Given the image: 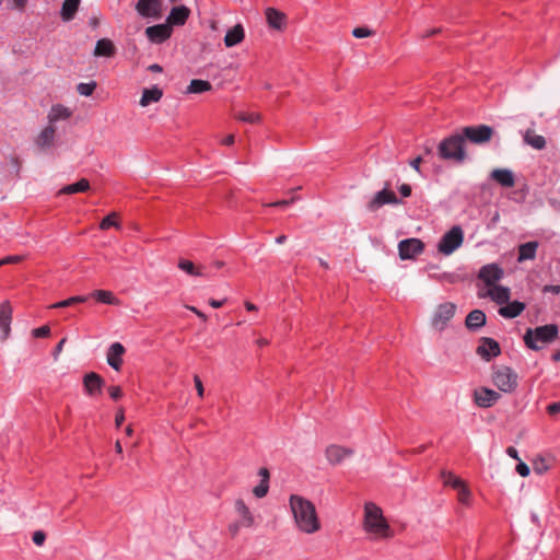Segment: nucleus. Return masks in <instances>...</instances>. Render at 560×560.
Instances as JSON below:
<instances>
[{
  "mask_svg": "<svg viewBox=\"0 0 560 560\" xmlns=\"http://www.w3.org/2000/svg\"><path fill=\"white\" fill-rule=\"evenodd\" d=\"M289 505L298 530L312 535L320 529L322 525L316 508L310 500L299 494H291Z\"/></svg>",
  "mask_w": 560,
  "mask_h": 560,
  "instance_id": "1",
  "label": "nucleus"
},
{
  "mask_svg": "<svg viewBox=\"0 0 560 560\" xmlns=\"http://www.w3.org/2000/svg\"><path fill=\"white\" fill-rule=\"evenodd\" d=\"M363 529L373 539H388L394 535L382 509L374 502L364 504Z\"/></svg>",
  "mask_w": 560,
  "mask_h": 560,
  "instance_id": "2",
  "label": "nucleus"
},
{
  "mask_svg": "<svg viewBox=\"0 0 560 560\" xmlns=\"http://www.w3.org/2000/svg\"><path fill=\"white\" fill-rule=\"evenodd\" d=\"M465 140L460 131L444 138L438 145V153L442 160L463 163L467 153L465 151Z\"/></svg>",
  "mask_w": 560,
  "mask_h": 560,
  "instance_id": "3",
  "label": "nucleus"
},
{
  "mask_svg": "<svg viewBox=\"0 0 560 560\" xmlns=\"http://www.w3.org/2000/svg\"><path fill=\"white\" fill-rule=\"evenodd\" d=\"M557 325L549 324L536 327L534 329L528 328L524 335L525 345L532 350H539L542 345L552 342L558 337Z\"/></svg>",
  "mask_w": 560,
  "mask_h": 560,
  "instance_id": "4",
  "label": "nucleus"
},
{
  "mask_svg": "<svg viewBox=\"0 0 560 560\" xmlns=\"http://www.w3.org/2000/svg\"><path fill=\"white\" fill-rule=\"evenodd\" d=\"M518 376L509 366H499L492 373L493 384L503 393L511 394L517 387Z\"/></svg>",
  "mask_w": 560,
  "mask_h": 560,
  "instance_id": "5",
  "label": "nucleus"
},
{
  "mask_svg": "<svg viewBox=\"0 0 560 560\" xmlns=\"http://www.w3.org/2000/svg\"><path fill=\"white\" fill-rule=\"evenodd\" d=\"M460 133L466 141L483 145L489 143L494 135V129L488 125L466 126L460 129Z\"/></svg>",
  "mask_w": 560,
  "mask_h": 560,
  "instance_id": "6",
  "label": "nucleus"
},
{
  "mask_svg": "<svg viewBox=\"0 0 560 560\" xmlns=\"http://www.w3.org/2000/svg\"><path fill=\"white\" fill-rule=\"evenodd\" d=\"M464 243V232L459 225H454L447 231L438 244L439 253L448 256L458 249Z\"/></svg>",
  "mask_w": 560,
  "mask_h": 560,
  "instance_id": "7",
  "label": "nucleus"
},
{
  "mask_svg": "<svg viewBox=\"0 0 560 560\" xmlns=\"http://www.w3.org/2000/svg\"><path fill=\"white\" fill-rule=\"evenodd\" d=\"M400 200L396 194L389 189V183L385 184V187L376 192L374 197L368 202L366 208L370 212H375L385 205H399Z\"/></svg>",
  "mask_w": 560,
  "mask_h": 560,
  "instance_id": "8",
  "label": "nucleus"
},
{
  "mask_svg": "<svg viewBox=\"0 0 560 560\" xmlns=\"http://www.w3.org/2000/svg\"><path fill=\"white\" fill-rule=\"evenodd\" d=\"M456 312V305L451 302L440 304L432 317V325L439 330L445 328L447 323L454 317Z\"/></svg>",
  "mask_w": 560,
  "mask_h": 560,
  "instance_id": "9",
  "label": "nucleus"
},
{
  "mask_svg": "<svg viewBox=\"0 0 560 560\" xmlns=\"http://www.w3.org/2000/svg\"><path fill=\"white\" fill-rule=\"evenodd\" d=\"M424 250V244L419 238H407L398 243L399 257L402 260L413 259Z\"/></svg>",
  "mask_w": 560,
  "mask_h": 560,
  "instance_id": "10",
  "label": "nucleus"
},
{
  "mask_svg": "<svg viewBox=\"0 0 560 560\" xmlns=\"http://www.w3.org/2000/svg\"><path fill=\"white\" fill-rule=\"evenodd\" d=\"M504 271L497 264H488L480 268L478 278L488 287L497 285L502 279Z\"/></svg>",
  "mask_w": 560,
  "mask_h": 560,
  "instance_id": "11",
  "label": "nucleus"
},
{
  "mask_svg": "<svg viewBox=\"0 0 560 560\" xmlns=\"http://www.w3.org/2000/svg\"><path fill=\"white\" fill-rule=\"evenodd\" d=\"M501 398V395L490 388L480 387L474 392V401L478 407L490 408Z\"/></svg>",
  "mask_w": 560,
  "mask_h": 560,
  "instance_id": "12",
  "label": "nucleus"
},
{
  "mask_svg": "<svg viewBox=\"0 0 560 560\" xmlns=\"http://www.w3.org/2000/svg\"><path fill=\"white\" fill-rule=\"evenodd\" d=\"M56 126L47 125L34 139L35 145L39 151L46 152L55 145Z\"/></svg>",
  "mask_w": 560,
  "mask_h": 560,
  "instance_id": "13",
  "label": "nucleus"
},
{
  "mask_svg": "<svg viewBox=\"0 0 560 560\" xmlns=\"http://www.w3.org/2000/svg\"><path fill=\"white\" fill-rule=\"evenodd\" d=\"M354 454L352 448L331 444L326 447L325 456L331 465H338Z\"/></svg>",
  "mask_w": 560,
  "mask_h": 560,
  "instance_id": "14",
  "label": "nucleus"
},
{
  "mask_svg": "<svg viewBox=\"0 0 560 560\" xmlns=\"http://www.w3.org/2000/svg\"><path fill=\"white\" fill-rule=\"evenodd\" d=\"M476 351L477 354L486 361H490L492 358L498 357L501 353L499 343L494 339L488 337H482L480 339V343Z\"/></svg>",
  "mask_w": 560,
  "mask_h": 560,
  "instance_id": "15",
  "label": "nucleus"
},
{
  "mask_svg": "<svg viewBox=\"0 0 560 560\" xmlns=\"http://www.w3.org/2000/svg\"><path fill=\"white\" fill-rule=\"evenodd\" d=\"M136 10L143 18H159L162 10V0H139Z\"/></svg>",
  "mask_w": 560,
  "mask_h": 560,
  "instance_id": "16",
  "label": "nucleus"
},
{
  "mask_svg": "<svg viewBox=\"0 0 560 560\" xmlns=\"http://www.w3.org/2000/svg\"><path fill=\"white\" fill-rule=\"evenodd\" d=\"M479 298H490L493 302L502 305L509 302L511 292L510 289L502 285H493L488 288L486 292H479Z\"/></svg>",
  "mask_w": 560,
  "mask_h": 560,
  "instance_id": "17",
  "label": "nucleus"
},
{
  "mask_svg": "<svg viewBox=\"0 0 560 560\" xmlns=\"http://www.w3.org/2000/svg\"><path fill=\"white\" fill-rule=\"evenodd\" d=\"M172 34V27L166 24H158L153 26H149L145 30V35L152 43H163L167 38L171 37Z\"/></svg>",
  "mask_w": 560,
  "mask_h": 560,
  "instance_id": "18",
  "label": "nucleus"
},
{
  "mask_svg": "<svg viewBox=\"0 0 560 560\" xmlns=\"http://www.w3.org/2000/svg\"><path fill=\"white\" fill-rule=\"evenodd\" d=\"M125 347L120 342H114L109 346L106 360L107 363L116 371H119L122 364V355L125 353Z\"/></svg>",
  "mask_w": 560,
  "mask_h": 560,
  "instance_id": "19",
  "label": "nucleus"
},
{
  "mask_svg": "<svg viewBox=\"0 0 560 560\" xmlns=\"http://www.w3.org/2000/svg\"><path fill=\"white\" fill-rule=\"evenodd\" d=\"M265 14L269 27L276 31H283L285 28L287 15L283 12L275 8H267Z\"/></svg>",
  "mask_w": 560,
  "mask_h": 560,
  "instance_id": "20",
  "label": "nucleus"
},
{
  "mask_svg": "<svg viewBox=\"0 0 560 560\" xmlns=\"http://www.w3.org/2000/svg\"><path fill=\"white\" fill-rule=\"evenodd\" d=\"M12 320V307L9 302L0 304V329L2 331L1 340H5L10 335V325Z\"/></svg>",
  "mask_w": 560,
  "mask_h": 560,
  "instance_id": "21",
  "label": "nucleus"
},
{
  "mask_svg": "<svg viewBox=\"0 0 560 560\" xmlns=\"http://www.w3.org/2000/svg\"><path fill=\"white\" fill-rule=\"evenodd\" d=\"M83 385L88 395L93 396L101 393L104 385V380L95 372L85 374Z\"/></svg>",
  "mask_w": 560,
  "mask_h": 560,
  "instance_id": "22",
  "label": "nucleus"
},
{
  "mask_svg": "<svg viewBox=\"0 0 560 560\" xmlns=\"http://www.w3.org/2000/svg\"><path fill=\"white\" fill-rule=\"evenodd\" d=\"M236 513L240 515L241 525L243 527H253L255 525V516L246 505L243 499H237L234 504Z\"/></svg>",
  "mask_w": 560,
  "mask_h": 560,
  "instance_id": "23",
  "label": "nucleus"
},
{
  "mask_svg": "<svg viewBox=\"0 0 560 560\" xmlns=\"http://www.w3.org/2000/svg\"><path fill=\"white\" fill-rule=\"evenodd\" d=\"M490 177L505 188H511L515 185L514 174L508 168H494L491 172Z\"/></svg>",
  "mask_w": 560,
  "mask_h": 560,
  "instance_id": "24",
  "label": "nucleus"
},
{
  "mask_svg": "<svg viewBox=\"0 0 560 560\" xmlns=\"http://www.w3.org/2000/svg\"><path fill=\"white\" fill-rule=\"evenodd\" d=\"M245 32L241 24L234 25L224 36V45L228 48L234 47L244 40Z\"/></svg>",
  "mask_w": 560,
  "mask_h": 560,
  "instance_id": "25",
  "label": "nucleus"
},
{
  "mask_svg": "<svg viewBox=\"0 0 560 560\" xmlns=\"http://www.w3.org/2000/svg\"><path fill=\"white\" fill-rule=\"evenodd\" d=\"M189 9L185 5L175 7L171 10L167 18V24L172 25H184L189 16Z\"/></svg>",
  "mask_w": 560,
  "mask_h": 560,
  "instance_id": "26",
  "label": "nucleus"
},
{
  "mask_svg": "<svg viewBox=\"0 0 560 560\" xmlns=\"http://www.w3.org/2000/svg\"><path fill=\"white\" fill-rule=\"evenodd\" d=\"M258 476L260 477V482L253 489V493L256 498L261 499L266 497L268 493L270 474L266 467H261L258 470Z\"/></svg>",
  "mask_w": 560,
  "mask_h": 560,
  "instance_id": "27",
  "label": "nucleus"
},
{
  "mask_svg": "<svg viewBox=\"0 0 560 560\" xmlns=\"http://www.w3.org/2000/svg\"><path fill=\"white\" fill-rule=\"evenodd\" d=\"M116 52L114 43L108 38H102L96 42L93 55L95 57H113Z\"/></svg>",
  "mask_w": 560,
  "mask_h": 560,
  "instance_id": "28",
  "label": "nucleus"
},
{
  "mask_svg": "<svg viewBox=\"0 0 560 560\" xmlns=\"http://www.w3.org/2000/svg\"><path fill=\"white\" fill-rule=\"evenodd\" d=\"M465 324L470 330L479 329L486 324V314L481 310H474L467 315Z\"/></svg>",
  "mask_w": 560,
  "mask_h": 560,
  "instance_id": "29",
  "label": "nucleus"
},
{
  "mask_svg": "<svg viewBox=\"0 0 560 560\" xmlns=\"http://www.w3.org/2000/svg\"><path fill=\"white\" fill-rule=\"evenodd\" d=\"M505 304L499 308V314L504 318H515L525 310V304L518 301Z\"/></svg>",
  "mask_w": 560,
  "mask_h": 560,
  "instance_id": "30",
  "label": "nucleus"
},
{
  "mask_svg": "<svg viewBox=\"0 0 560 560\" xmlns=\"http://www.w3.org/2000/svg\"><path fill=\"white\" fill-rule=\"evenodd\" d=\"M72 115V112L65 107L63 105L57 104L54 105L47 116L48 125H54L55 122L61 119H68Z\"/></svg>",
  "mask_w": 560,
  "mask_h": 560,
  "instance_id": "31",
  "label": "nucleus"
},
{
  "mask_svg": "<svg viewBox=\"0 0 560 560\" xmlns=\"http://www.w3.org/2000/svg\"><path fill=\"white\" fill-rule=\"evenodd\" d=\"M162 96H163V91L158 86H153L151 89H144L139 103L142 107H145V106L150 105L151 103L159 102L162 98Z\"/></svg>",
  "mask_w": 560,
  "mask_h": 560,
  "instance_id": "32",
  "label": "nucleus"
},
{
  "mask_svg": "<svg viewBox=\"0 0 560 560\" xmlns=\"http://www.w3.org/2000/svg\"><path fill=\"white\" fill-rule=\"evenodd\" d=\"M524 142L536 150H542L546 147V139L537 135L533 129H527L523 136Z\"/></svg>",
  "mask_w": 560,
  "mask_h": 560,
  "instance_id": "33",
  "label": "nucleus"
},
{
  "mask_svg": "<svg viewBox=\"0 0 560 560\" xmlns=\"http://www.w3.org/2000/svg\"><path fill=\"white\" fill-rule=\"evenodd\" d=\"M81 0H65L61 7L60 15L65 22H69L74 19V15L79 9Z\"/></svg>",
  "mask_w": 560,
  "mask_h": 560,
  "instance_id": "34",
  "label": "nucleus"
},
{
  "mask_svg": "<svg viewBox=\"0 0 560 560\" xmlns=\"http://www.w3.org/2000/svg\"><path fill=\"white\" fill-rule=\"evenodd\" d=\"M538 248L537 242H527L518 247V258L520 262L524 260H532L536 257V250Z\"/></svg>",
  "mask_w": 560,
  "mask_h": 560,
  "instance_id": "35",
  "label": "nucleus"
},
{
  "mask_svg": "<svg viewBox=\"0 0 560 560\" xmlns=\"http://www.w3.org/2000/svg\"><path fill=\"white\" fill-rule=\"evenodd\" d=\"M90 189V182L86 178H81L79 182L74 184L67 185L62 187L58 194H77V192H85Z\"/></svg>",
  "mask_w": 560,
  "mask_h": 560,
  "instance_id": "36",
  "label": "nucleus"
},
{
  "mask_svg": "<svg viewBox=\"0 0 560 560\" xmlns=\"http://www.w3.org/2000/svg\"><path fill=\"white\" fill-rule=\"evenodd\" d=\"M92 298L96 301L108 304V305H118L120 301L114 295L112 291L107 290H95L91 293Z\"/></svg>",
  "mask_w": 560,
  "mask_h": 560,
  "instance_id": "37",
  "label": "nucleus"
},
{
  "mask_svg": "<svg viewBox=\"0 0 560 560\" xmlns=\"http://www.w3.org/2000/svg\"><path fill=\"white\" fill-rule=\"evenodd\" d=\"M211 89H212V85L210 84V82L205 81V80L194 79L190 81V83L187 88V92L188 93H202V92L210 91Z\"/></svg>",
  "mask_w": 560,
  "mask_h": 560,
  "instance_id": "38",
  "label": "nucleus"
},
{
  "mask_svg": "<svg viewBox=\"0 0 560 560\" xmlns=\"http://www.w3.org/2000/svg\"><path fill=\"white\" fill-rule=\"evenodd\" d=\"M178 268L190 276H205L201 267H197L192 261L182 259L178 262Z\"/></svg>",
  "mask_w": 560,
  "mask_h": 560,
  "instance_id": "39",
  "label": "nucleus"
},
{
  "mask_svg": "<svg viewBox=\"0 0 560 560\" xmlns=\"http://www.w3.org/2000/svg\"><path fill=\"white\" fill-rule=\"evenodd\" d=\"M119 215L117 212H112L109 213L107 217H105L101 223H100V229L101 230H108L109 228H116V229H120V223H119V220H118Z\"/></svg>",
  "mask_w": 560,
  "mask_h": 560,
  "instance_id": "40",
  "label": "nucleus"
},
{
  "mask_svg": "<svg viewBox=\"0 0 560 560\" xmlns=\"http://www.w3.org/2000/svg\"><path fill=\"white\" fill-rule=\"evenodd\" d=\"M442 478H443V482L446 486H451L455 490L458 489L460 487V485L464 483V481L460 478H458L451 471H443Z\"/></svg>",
  "mask_w": 560,
  "mask_h": 560,
  "instance_id": "41",
  "label": "nucleus"
},
{
  "mask_svg": "<svg viewBox=\"0 0 560 560\" xmlns=\"http://www.w3.org/2000/svg\"><path fill=\"white\" fill-rule=\"evenodd\" d=\"M88 299H89V296H85V295L72 296L67 300H63V301L52 304L51 307H54V308L68 307V306L74 305L77 303H83Z\"/></svg>",
  "mask_w": 560,
  "mask_h": 560,
  "instance_id": "42",
  "label": "nucleus"
},
{
  "mask_svg": "<svg viewBox=\"0 0 560 560\" xmlns=\"http://www.w3.org/2000/svg\"><path fill=\"white\" fill-rule=\"evenodd\" d=\"M96 82L95 81H91L89 83H79L77 85V91L80 95H83V96H90L93 94L94 90L96 89Z\"/></svg>",
  "mask_w": 560,
  "mask_h": 560,
  "instance_id": "43",
  "label": "nucleus"
},
{
  "mask_svg": "<svg viewBox=\"0 0 560 560\" xmlns=\"http://www.w3.org/2000/svg\"><path fill=\"white\" fill-rule=\"evenodd\" d=\"M456 491L458 501L463 504H468L471 493L467 485L464 482L458 489H456Z\"/></svg>",
  "mask_w": 560,
  "mask_h": 560,
  "instance_id": "44",
  "label": "nucleus"
},
{
  "mask_svg": "<svg viewBox=\"0 0 560 560\" xmlns=\"http://www.w3.org/2000/svg\"><path fill=\"white\" fill-rule=\"evenodd\" d=\"M236 118L241 121L256 124L260 120V115L257 113H238Z\"/></svg>",
  "mask_w": 560,
  "mask_h": 560,
  "instance_id": "45",
  "label": "nucleus"
},
{
  "mask_svg": "<svg viewBox=\"0 0 560 560\" xmlns=\"http://www.w3.org/2000/svg\"><path fill=\"white\" fill-rule=\"evenodd\" d=\"M352 35L357 38H365L374 35V31L369 27H355L352 31Z\"/></svg>",
  "mask_w": 560,
  "mask_h": 560,
  "instance_id": "46",
  "label": "nucleus"
},
{
  "mask_svg": "<svg viewBox=\"0 0 560 560\" xmlns=\"http://www.w3.org/2000/svg\"><path fill=\"white\" fill-rule=\"evenodd\" d=\"M533 469L535 472L541 475L549 469V466L547 465V463L544 458H539V459L534 460Z\"/></svg>",
  "mask_w": 560,
  "mask_h": 560,
  "instance_id": "47",
  "label": "nucleus"
},
{
  "mask_svg": "<svg viewBox=\"0 0 560 560\" xmlns=\"http://www.w3.org/2000/svg\"><path fill=\"white\" fill-rule=\"evenodd\" d=\"M50 334V328L48 326H42L38 328L33 329L32 335L35 338H44L47 337Z\"/></svg>",
  "mask_w": 560,
  "mask_h": 560,
  "instance_id": "48",
  "label": "nucleus"
},
{
  "mask_svg": "<svg viewBox=\"0 0 560 560\" xmlns=\"http://www.w3.org/2000/svg\"><path fill=\"white\" fill-rule=\"evenodd\" d=\"M33 541L35 545L37 546H42L44 542H45V539H46V535L44 532L42 530H36L34 534H33V537H32Z\"/></svg>",
  "mask_w": 560,
  "mask_h": 560,
  "instance_id": "49",
  "label": "nucleus"
},
{
  "mask_svg": "<svg viewBox=\"0 0 560 560\" xmlns=\"http://www.w3.org/2000/svg\"><path fill=\"white\" fill-rule=\"evenodd\" d=\"M108 394L112 399L117 400L122 396V390L119 386H109Z\"/></svg>",
  "mask_w": 560,
  "mask_h": 560,
  "instance_id": "50",
  "label": "nucleus"
},
{
  "mask_svg": "<svg viewBox=\"0 0 560 560\" xmlns=\"http://www.w3.org/2000/svg\"><path fill=\"white\" fill-rule=\"evenodd\" d=\"M194 383H195V387H196L198 396L200 398H202L205 395V388H203L202 382L198 375L194 376Z\"/></svg>",
  "mask_w": 560,
  "mask_h": 560,
  "instance_id": "51",
  "label": "nucleus"
},
{
  "mask_svg": "<svg viewBox=\"0 0 560 560\" xmlns=\"http://www.w3.org/2000/svg\"><path fill=\"white\" fill-rule=\"evenodd\" d=\"M516 471L522 476V477H527L529 475V467L523 463V462H520L517 465H516Z\"/></svg>",
  "mask_w": 560,
  "mask_h": 560,
  "instance_id": "52",
  "label": "nucleus"
},
{
  "mask_svg": "<svg viewBox=\"0 0 560 560\" xmlns=\"http://www.w3.org/2000/svg\"><path fill=\"white\" fill-rule=\"evenodd\" d=\"M24 259V256L14 255V256H7L2 258L3 265L7 264H19Z\"/></svg>",
  "mask_w": 560,
  "mask_h": 560,
  "instance_id": "53",
  "label": "nucleus"
},
{
  "mask_svg": "<svg viewBox=\"0 0 560 560\" xmlns=\"http://www.w3.org/2000/svg\"><path fill=\"white\" fill-rule=\"evenodd\" d=\"M125 420V411L122 408H119L116 412V417H115V424L117 428H119L122 422Z\"/></svg>",
  "mask_w": 560,
  "mask_h": 560,
  "instance_id": "54",
  "label": "nucleus"
},
{
  "mask_svg": "<svg viewBox=\"0 0 560 560\" xmlns=\"http://www.w3.org/2000/svg\"><path fill=\"white\" fill-rule=\"evenodd\" d=\"M27 0H12V8L19 11H24Z\"/></svg>",
  "mask_w": 560,
  "mask_h": 560,
  "instance_id": "55",
  "label": "nucleus"
},
{
  "mask_svg": "<svg viewBox=\"0 0 560 560\" xmlns=\"http://www.w3.org/2000/svg\"><path fill=\"white\" fill-rule=\"evenodd\" d=\"M547 410L551 416L560 413V401L549 405Z\"/></svg>",
  "mask_w": 560,
  "mask_h": 560,
  "instance_id": "56",
  "label": "nucleus"
},
{
  "mask_svg": "<svg viewBox=\"0 0 560 560\" xmlns=\"http://www.w3.org/2000/svg\"><path fill=\"white\" fill-rule=\"evenodd\" d=\"M399 192L402 197H409L411 195V186L408 184L400 185Z\"/></svg>",
  "mask_w": 560,
  "mask_h": 560,
  "instance_id": "57",
  "label": "nucleus"
},
{
  "mask_svg": "<svg viewBox=\"0 0 560 560\" xmlns=\"http://www.w3.org/2000/svg\"><path fill=\"white\" fill-rule=\"evenodd\" d=\"M186 308L191 311L192 313H195L200 319H202L203 322L207 320V316L206 314H203L201 311H199L198 308H196L195 306H190V305H186Z\"/></svg>",
  "mask_w": 560,
  "mask_h": 560,
  "instance_id": "58",
  "label": "nucleus"
},
{
  "mask_svg": "<svg viewBox=\"0 0 560 560\" xmlns=\"http://www.w3.org/2000/svg\"><path fill=\"white\" fill-rule=\"evenodd\" d=\"M67 339L66 338H62L58 345L56 346V349L54 351V357H55V360L57 359V357L60 354V352L62 351L63 349V346L66 343Z\"/></svg>",
  "mask_w": 560,
  "mask_h": 560,
  "instance_id": "59",
  "label": "nucleus"
},
{
  "mask_svg": "<svg viewBox=\"0 0 560 560\" xmlns=\"http://www.w3.org/2000/svg\"><path fill=\"white\" fill-rule=\"evenodd\" d=\"M294 201V198H291L290 200H279L272 203H269V207H285Z\"/></svg>",
  "mask_w": 560,
  "mask_h": 560,
  "instance_id": "60",
  "label": "nucleus"
},
{
  "mask_svg": "<svg viewBox=\"0 0 560 560\" xmlns=\"http://www.w3.org/2000/svg\"><path fill=\"white\" fill-rule=\"evenodd\" d=\"M241 527H243L241 525V522H236V523L230 525L229 530L232 536H236Z\"/></svg>",
  "mask_w": 560,
  "mask_h": 560,
  "instance_id": "61",
  "label": "nucleus"
},
{
  "mask_svg": "<svg viewBox=\"0 0 560 560\" xmlns=\"http://www.w3.org/2000/svg\"><path fill=\"white\" fill-rule=\"evenodd\" d=\"M422 163V158L421 156H417L416 159H413L412 161H410V166L416 170L417 172L420 171V164Z\"/></svg>",
  "mask_w": 560,
  "mask_h": 560,
  "instance_id": "62",
  "label": "nucleus"
},
{
  "mask_svg": "<svg viewBox=\"0 0 560 560\" xmlns=\"http://www.w3.org/2000/svg\"><path fill=\"white\" fill-rule=\"evenodd\" d=\"M506 453L510 457L520 460V457H518V454H517V451L515 447H513V446L508 447Z\"/></svg>",
  "mask_w": 560,
  "mask_h": 560,
  "instance_id": "63",
  "label": "nucleus"
},
{
  "mask_svg": "<svg viewBox=\"0 0 560 560\" xmlns=\"http://www.w3.org/2000/svg\"><path fill=\"white\" fill-rule=\"evenodd\" d=\"M235 141L234 135H229L222 140V144L232 145Z\"/></svg>",
  "mask_w": 560,
  "mask_h": 560,
  "instance_id": "64",
  "label": "nucleus"
}]
</instances>
